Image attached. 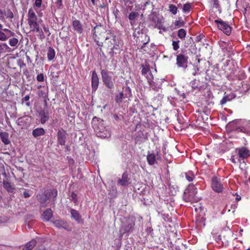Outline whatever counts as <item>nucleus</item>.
I'll list each match as a JSON object with an SVG mask.
<instances>
[{"instance_id": "nucleus-3", "label": "nucleus", "mask_w": 250, "mask_h": 250, "mask_svg": "<svg viewBox=\"0 0 250 250\" xmlns=\"http://www.w3.org/2000/svg\"><path fill=\"white\" fill-rule=\"evenodd\" d=\"M197 189L193 185H189L185 190L183 198L186 202L191 203L197 202L200 199L196 196Z\"/></svg>"}, {"instance_id": "nucleus-24", "label": "nucleus", "mask_w": 250, "mask_h": 250, "mask_svg": "<svg viewBox=\"0 0 250 250\" xmlns=\"http://www.w3.org/2000/svg\"><path fill=\"white\" fill-rule=\"evenodd\" d=\"M45 134V130L42 128H37L32 131V135L34 137H38Z\"/></svg>"}, {"instance_id": "nucleus-64", "label": "nucleus", "mask_w": 250, "mask_h": 250, "mask_svg": "<svg viewBox=\"0 0 250 250\" xmlns=\"http://www.w3.org/2000/svg\"><path fill=\"white\" fill-rule=\"evenodd\" d=\"M91 0V2H92V3L93 4H94V3H95V0Z\"/></svg>"}, {"instance_id": "nucleus-32", "label": "nucleus", "mask_w": 250, "mask_h": 250, "mask_svg": "<svg viewBox=\"0 0 250 250\" xmlns=\"http://www.w3.org/2000/svg\"><path fill=\"white\" fill-rule=\"evenodd\" d=\"M186 177L187 180L189 182H191L194 178V174L193 172L189 171L186 173Z\"/></svg>"}, {"instance_id": "nucleus-41", "label": "nucleus", "mask_w": 250, "mask_h": 250, "mask_svg": "<svg viewBox=\"0 0 250 250\" xmlns=\"http://www.w3.org/2000/svg\"><path fill=\"white\" fill-rule=\"evenodd\" d=\"M124 90L126 92L125 94L126 97H130L131 96V90L129 86L124 87Z\"/></svg>"}, {"instance_id": "nucleus-45", "label": "nucleus", "mask_w": 250, "mask_h": 250, "mask_svg": "<svg viewBox=\"0 0 250 250\" xmlns=\"http://www.w3.org/2000/svg\"><path fill=\"white\" fill-rule=\"evenodd\" d=\"M2 30L6 33L5 34L7 36H9V37H11V36H13L14 35V33L12 32L11 30H10L8 29L5 28V29H3Z\"/></svg>"}, {"instance_id": "nucleus-9", "label": "nucleus", "mask_w": 250, "mask_h": 250, "mask_svg": "<svg viewBox=\"0 0 250 250\" xmlns=\"http://www.w3.org/2000/svg\"><path fill=\"white\" fill-rule=\"evenodd\" d=\"M102 80L104 84L109 88L111 89L113 87L114 84L112 80V77L109 75L108 73L103 70L101 72Z\"/></svg>"}, {"instance_id": "nucleus-34", "label": "nucleus", "mask_w": 250, "mask_h": 250, "mask_svg": "<svg viewBox=\"0 0 250 250\" xmlns=\"http://www.w3.org/2000/svg\"><path fill=\"white\" fill-rule=\"evenodd\" d=\"M141 37L144 39V40L141 41L144 44H147L149 42V37L146 34L141 33Z\"/></svg>"}, {"instance_id": "nucleus-49", "label": "nucleus", "mask_w": 250, "mask_h": 250, "mask_svg": "<svg viewBox=\"0 0 250 250\" xmlns=\"http://www.w3.org/2000/svg\"><path fill=\"white\" fill-rule=\"evenodd\" d=\"M37 80L38 82H43L44 81V77L42 74H40L37 75Z\"/></svg>"}, {"instance_id": "nucleus-42", "label": "nucleus", "mask_w": 250, "mask_h": 250, "mask_svg": "<svg viewBox=\"0 0 250 250\" xmlns=\"http://www.w3.org/2000/svg\"><path fill=\"white\" fill-rule=\"evenodd\" d=\"M9 38V36H7L3 32L0 31V41H5Z\"/></svg>"}, {"instance_id": "nucleus-4", "label": "nucleus", "mask_w": 250, "mask_h": 250, "mask_svg": "<svg viewBox=\"0 0 250 250\" xmlns=\"http://www.w3.org/2000/svg\"><path fill=\"white\" fill-rule=\"evenodd\" d=\"M218 28L222 31L227 35H229L231 33L232 28L228 23L224 21L221 19L216 20L214 21Z\"/></svg>"}, {"instance_id": "nucleus-46", "label": "nucleus", "mask_w": 250, "mask_h": 250, "mask_svg": "<svg viewBox=\"0 0 250 250\" xmlns=\"http://www.w3.org/2000/svg\"><path fill=\"white\" fill-rule=\"evenodd\" d=\"M151 71L149 70V68L147 67H143L142 70V73L143 75L145 76L146 74L148 73Z\"/></svg>"}, {"instance_id": "nucleus-20", "label": "nucleus", "mask_w": 250, "mask_h": 250, "mask_svg": "<svg viewBox=\"0 0 250 250\" xmlns=\"http://www.w3.org/2000/svg\"><path fill=\"white\" fill-rule=\"evenodd\" d=\"M3 187L8 192L12 193L15 189L13 185L8 181L4 180L3 181Z\"/></svg>"}, {"instance_id": "nucleus-30", "label": "nucleus", "mask_w": 250, "mask_h": 250, "mask_svg": "<svg viewBox=\"0 0 250 250\" xmlns=\"http://www.w3.org/2000/svg\"><path fill=\"white\" fill-rule=\"evenodd\" d=\"M244 15L245 17H249L250 15V4H245L243 5Z\"/></svg>"}, {"instance_id": "nucleus-53", "label": "nucleus", "mask_w": 250, "mask_h": 250, "mask_svg": "<svg viewBox=\"0 0 250 250\" xmlns=\"http://www.w3.org/2000/svg\"><path fill=\"white\" fill-rule=\"evenodd\" d=\"M30 99L29 95H26L23 99V101L25 102H28Z\"/></svg>"}, {"instance_id": "nucleus-56", "label": "nucleus", "mask_w": 250, "mask_h": 250, "mask_svg": "<svg viewBox=\"0 0 250 250\" xmlns=\"http://www.w3.org/2000/svg\"><path fill=\"white\" fill-rule=\"evenodd\" d=\"M7 17L10 19H12L14 17L13 13L11 12L8 13Z\"/></svg>"}, {"instance_id": "nucleus-40", "label": "nucleus", "mask_w": 250, "mask_h": 250, "mask_svg": "<svg viewBox=\"0 0 250 250\" xmlns=\"http://www.w3.org/2000/svg\"><path fill=\"white\" fill-rule=\"evenodd\" d=\"M191 9V5L189 3H186L183 7V12L185 13L189 12Z\"/></svg>"}, {"instance_id": "nucleus-15", "label": "nucleus", "mask_w": 250, "mask_h": 250, "mask_svg": "<svg viewBox=\"0 0 250 250\" xmlns=\"http://www.w3.org/2000/svg\"><path fill=\"white\" fill-rule=\"evenodd\" d=\"M209 2L212 9L214 10V12H217L219 14L221 13V9L218 0H210Z\"/></svg>"}, {"instance_id": "nucleus-48", "label": "nucleus", "mask_w": 250, "mask_h": 250, "mask_svg": "<svg viewBox=\"0 0 250 250\" xmlns=\"http://www.w3.org/2000/svg\"><path fill=\"white\" fill-rule=\"evenodd\" d=\"M5 48L6 49H10L9 47L7 45V44L5 43H2L0 45V52L3 51V48Z\"/></svg>"}, {"instance_id": "nucleus-52", "label": "nucleus", "mask_w": 250, "mask_h": 250, "mask_svg": "<svg viewBox=\"0 0 250 250\" xmlns=\"http://www.w3.org/2000/svg\"><path fill=\"white\" fill-rule=\"evenodd\" d=\"M134 30H134V33L133 34V36L134 37H136L137 36V33L138 34H140V30L139 28V29L135 28Z\"/></svg>"}, {"instance_id": "nucleus-37", "label": "nucleus", "mask_w": 250, "mask_h": 250, "mask_svg": "<svg viewBox=\"0 0 250 250\" xmlns=\"http://www.w3.org/2000/svg\"><path fill=\"white\" fill-rule=\"evenodd\" d=\"M186 31L184 29H181L178 32V36L180 39H183L186 35Z\"/></svg>"}, {"instance_id": "nucleus-38", "label": "nucleus", "mask_w": 250, "mask_h": 250, "mask_svg": "<svg viewBox=\"0 0 250 250\" xmlns=\"http://www.w3.org/2000/svg\"><path fill=\"white\" fill-rule=\"evenodd\" d=\"M34 1L33 6L34 8L39 9L41 7L42 0H33Z\"/></svg>"}, {"instance_id": "nucleus-39", "label": "nucleus", "mask_w": 250, "mask_h": 250, "mask_svg": "<svg viewBox=\"0 0 250 250\" xmlns=\"http://www.w3.org/2000/svg\"><path fill=\"white\" fill-rule=\"evenodd\" d=\"M169 10L173 14L175 15L177 12V8L173 4H170L169 5Z\"/></svg>"}, {"instance_id": "nucleus-8", "label": "nucleus", "mask_w": 250, "mask_h": 250, "mask_svg": "<svg viewBox=\"0 0 250 250\" xmlns=\"http://www.w3.org/2000/svg\"><path fill=\"white\" fill-rule=\"evenodd\" d=\"M51 193L54 197H56L57 195V191L56 190L53 189V190H46L43 193L37 195L38 200L41 203H45L49 199Z\"/></svg>"}, {"instance_id": "nucleus-1", "label": "nucleus", "mask_w": 250, "mask_h": 250, "mask_svg": "<svg viewBox=\"0 0 250 250\" xmlns=\"http://www.w3.org/2000/svg\"><path fill=\"white\" fill-rule=\"evenodd\" d=\"M27 21L31 31L38 33L40 36L43 34L42 30L40 26V22L42 21L38 20L37 15L31 8L28 11Z\"/></svg>"}, {"instance_id": "nucleus-5", "label": "nucleus", "mask_w": 250, "mask_h": 250, "mask_svg": "<svg viewBox=\"0 0 250 250\" xmlns=\"http://www.w3.org/2000/svg\"><path fill=\"white\" fill-rule=\"evenodd\" d=\"M135 225V220L133 219H128L125 224L122 225L120 229L122 235L126 232H132Z\"/></svg>"}, {"instance_id": "nucleus-16", "label": "nucleus", "mask_w": 250, "mask_h": 250, "mask_svg": "<svg viewBox=\"0 0 250 250\" xmlns=\"http://www.w3.org/2000/svg\"><path fill=\"white\" fill-rule=\"evenodd\" d=\"M236 95L233 93H231L229 94H226L225 93V96L223 97V98L220 101V104L221 105H224L227 102L230 101L232 99H234Z\"/></svg>"}, {"instance_id": "nucleus-62", "label": "nucleus", "mask_w": 250, "mask_h": 250, "mask_svg": "<svg viewBox=\"0 0 250 250\" xmlns=\"http://www.w3.org/2000/svg\"><path fill=\"white\" fill-rule=\"evenodd\" d=\"M2 25L0 23V30L2 29Z\"/></svg>"}, {"instance_id": "nucleus-22", "label": "nucleus", "mask_w": 250, "mask_h": 250, "mask_svg": "<svg viewBox=\"0 0 250 250\" xmlns=\"http://www.w3.org/2000/svg\"><path fill=\"white\" fill-rule=\"evenodd\" d=\"M139 13L135 12H131L128 15V19L130 20V23L133 28L135 25L134 20L139 16Z\"/></svg>"}, {"instance_id": "nucleus-35", "label": "nucleus", "mask_w": 250, "mask_h": 250, "mask_svg": "<svg viewBox=\"0 0 250 250\" xmlns=\"http://www.w3.org/2000/svg\"><path fill=\"white\" fill-rule=\"evenodd\" d=\"M18 40L17 38H13L10 39L9 41V44L11 46H16L18 43Z\"/></svg>"}, {"instance_id": "nucleus-14", "label": "nucleus", "mask_w": 250, "mask_h": 250, "mask_svg": "<svg viewBox=\"0 0 250 250\" xmlns=\"http://www.w3.org/2000/svg\"><path fill=\"white\" fill-rule=\"evenodd\" d=\"M72 26L73 29L79 34H82L83 32V27L81 21L75 20L72 22Z\"/></svg>"}, {"instance_id": "nucleus-11", "label": "nucleus", "mask_w": 250, "mask_h": 250, "mask_svg": "<svg viewBox=\"0 0 250 250\" xmlns=\"http://www.w3.org/2000/svg\"><path fill=\"white\" fill-rule=\"evenodd\" d=\"M237 154L243 163L245 164V159L250 155V151L246 147H242L237 150Z\"/></svg>"}, {"instance_id": "nucleus-23", "label": "nucleus", "mask_w": 250, "mask_h": 250, "mask_svg": "<svg viewBox=\"0 0 250 250\" xmlns=\"http://www.w3.org/2000/svg\"><path fill=\"white\" fill-rule=\"evenodd\" d=\"M0 137L2 142L5 145H8L9 144H10V141L9 139V134L8 133L6 132L0 131Z\"/></svg>"}, {"instance_id": "nucleus-27", "label": "nucleus", "mask_w": 250, "mask_h": 250, "mask_svg": "<svg viewBox=\"0 0 250 250\" xmlns=\"http://www.w3.org/2000/svg\"><path fill=\"white\" fill-rule=\"evenodd\" d=\"M241 132L250 134V121L247 122L244 126L238 128Z\"/></svg>"}, {"instance_id": "nucleus-44", "label": "nucleus", "mask_w": 250, "mask_h": 250, "mask_svg": "<svg viewBox=\"0 0 250 250\" xmlns=\"http://www.w3.org/2000/svg\"><path fill=\"white\" fill-rule=\"evenodd\" d=\"M199 67L198 65H193V72H192V75L193 76H196V75H198L200 74L199 73Z\"/></svg>"}, {"instance_id": "nucleus-51", "label": "nucleus", "mask_w": 250, "mask_h": 250, "mask_svg": "<svg viewBox=\"0 0 250 250\" xmlns=\"http://www.w3.org/2000/svg\"><path fill=\"white\" fill-rule=\"evenodd\" d=\"M4 13L0 9V20H3L4 19Z\"/></svg>"}, {"instance_id": "nucleus-36", "label": "nucleus", "mask_w": 250, "mask_h": 250, "mask_svg": "<svg viewBox=\"0 0 250 250\" xmlns=\"http://www.w3.org/2000/svg\"><path fill=\"white\" fill-rule=\"evenodd\" d=\"M146 78L147 79V82H148V83L149 84V83H151L153 82V76L151 73V72H149L148 73H147V74H146L145 76Z\"/></svg>"}, {"instance_id": "nucleus-21", "label": "nucleus", "mask_w": 250, "mask_h": 250, "mask_svg": "<svg viewBox=\"0 0 250 250\" xmlns=\"http://www.w3.org/2000/svg\"><path fill=\"white\" fill-rule=\"evenodd\" d=\"M52 216V211L51 209H47L42 215V219L44 221H48Z\"/></svg>"}, {"instance_id": "nucleus-57", "label": "nucleus", "mask_w": 250, "mask_h": 250, "mask_svg": "<svg viewBox=\"0 0 250 250\" xmlns=\"http://www.w3.org/2000/svg\"><path fill=\"white\" fill-rule=\"evenodd\" d=\"M235 200L237 202L240 201L241 200V197L239 196L238 195H237Z\"/></svg>"}, {"instance_id": "nucleus-43", "label": "nucleus", "mask_w": 250, "mask_h": 250, "mask_svg": "<svg viewBox=\"0 0 250 250\" xmlns=\"http://www.w3.org/2000/svg\"><path fill=\"white\" fill-rule=\"evenodd\" d=\"M150 88H151L154 91H158L159 90V89L160 88V87L157 84H156L155 83L153 82L149 84Z\"/></svg>"}, {"instance_id": "nucleus-13", "label": "nucleus", "mask_w": 250, "mask_h": 250, "mask_svg": "<svg viewBox=\"0 0 250 250\" xmlns=\"http://www.w3.org/2000/svg\"><path fill=\"white\" fill-rule=\"evenodd\" d=\"M99 85V78L95 71H92L91 79V86L92 91H95Z\"/></svg>"}, {"instance_id": "nucleus-55", "label": "nucleus", "mask_w": 250, "mask_h": 250, "mask_svg": "<svg viewBox=\"0 0 250 250\" xmlns=\"http://www.w3.org/2000/svg\"><path fill=\"white\" fill-rule=\"evenodd\" d=\"M30 196V195L27 192L24 191L23 192V196L24 198H28Z\"/></svg>"}, {"instance_id": "nucleus-58", "label": "nucleus", "mask_w": 250, "mask_h": 250, "mask_svg": "<svg viewBox=\"0 0 250 250\" xmlns=\"http://www.w3.org/2000/svg\"><path fill=\"white\" fill-rule=\"evenodd\" d=\"M43 29H44L45 32H48L49 31L48 28L45 27V26H43Z\"/></svg>"}, {"instance_id": "nucleus-2", "label": "nucleus", "mask_w": 250, "mask_h": 250, "mask_svg": "<svg viewBox=\"0 0 250 250\" xmlns=\"http://www.w3.org/2000/svg\"><path fill=\"white\" fill-rule=\"evenodd\" d=\"M92 126L98 137L105 138L110 136V133L104 126V121L96 117L92 121Z\"/></svg>"}, {"instance_id": "nucleus-33", "label": "nucleus", "mask_w": 250, "mask_h": 250, "mask_svg": "<svg viewBox=\"0 0 250 250\" xmlns=\"http://www.w3.org/2000/svg\"><path fill=\"white\" fill-rule=\"evenodd\" d=\"M124 98V93L123 92H120L118 94L116 95L115 97L116 102L119 104L121 103Z\"/></svg>"}, {"instance_id": "nucleus-47", "label": "nucleus", "mask_w": 250, "mask_h": 250, "mask_svg": "<svg viewBox=\"0 0 250 250\" xmlns=\"http://www.w3.org/2000/svg\"><path fill=\"white\" fill-rule=\"evenodd\" d=\"M178 42L179 41H173L172 42L173 48L175 51L177 50L179 48Z\"/></svg>"}, {"instance_id": "nucleus-61", "label": "nucleus", "mask_w": 250, "mask_h": 250, "mask_svg": "<svg viewBox=\"0 0 250 250\" xmlns=\"http://www.w3.org/2000/svg\"><path fill=\"white\" fill-rule=\"evenodd\" d=\"M26 105L27 106H29L30 105V103H29V102H27L26 103Z\"/></svg>"}, {"instance_id": "nucleus-63", "label": "nucleus", "mask_w": 250, "mask_h": 250, "mask_svg": "<svg viewBox=\"0 0 250 250\" xmlns=\"http://www.w3.org/2000/svg\"><path fill=\"white\" fill-rule=\"evenodd\" d=\"M118 116H117V115H114V118H115V119H118Z\"/></svg>"}, {"instance_id": "nucleus-26", "label": "nucleus", "mask_w": 250, "mask_h": 250, "mask_svg": "<svg viewBox=\"0 0 250 250\" xmlns=\"http://www.w3.org/2000/svg\"><path fill=\"white\" fill-rule=\"evenodd\" d=\"M40 115L41 117V123L42 124H44L47 121H48L49 119V115L48 112L42 111L40 112Z\"/></svg>"}, {"instance_id": "nucleus-28", "label": "nucleus", "mask_w": 250, "mask_h": 250, "mask_svg": "<svg viewBox=\"0 0 250 250\" xmlns=\"http://www.w3.org/2000/svg\"><path fill=\"white\" fill-rule=\"evenodd\" d=\"M55 50L52 47H49L47 53L48 60L49 61L52 60L55 57Z\"/></svg>"}, {"instance_id": "nucleus-59", "label": "nucleus", "mask_w": 250, "mask_h": 250, "mask_svg": "<svg viewBox=\"0 0 250 250\" xmlns=\"http://www.w3.org/2000/svg\"><path fill=\"white\" fill-rule=\"evenodd\" d=\"M237 208V206L236 205H233L231 206V208L235 209Z\"/></svg>"}, {"instance_id": "nucleus-10", "label": "nucleus", "mask_w": 250, "mask_h": 250, "mask_svg": "<svg viewBox=\"0 0 250 250\" xmlns=\"http://www.w3.org/2000/svg\"><path fill=\"white\" fill-rule=\"evenodd\" d=\"M188 62V57L183 54H179L177 56L176 64L179 67L186 68Z\"/></svg>"}, {"instance_id": "nucleus-6", "label": "nucleus", "mask_w": 250, "mask_h": 250, "mask_svg": "<svg viewBox=\"0 0 250 250\" xmlns=\"http://www.w3.org/2000/svg\"><path fill=\"white\" fill-rule=\"evenodd\" d=\"M150 20L152 22L154 26L159 29H162L163 31L167 30L165 27L163 25L164 19L162 17H159L156 15L152 14L150 17Z\"/></svg>"}, {"instance_id": "nucleus-12", "label": "nucleus", "mask_w": 250, "mask_h": 250, "mask_svg": "<svg viewBox=\"0 0 250 250\" xmlns=\"http://www.w3.org/2000/svg\"><path fill=\"white\" fill-rule=\"evenodd\" d=\"M67 133L63 130H59L57 133L58 144L61 146L65 145Z\"/></svg>"}, {"instance_id": "nucleus-25", "label": "nucleus", "mask_w": 250, "mask_h": 250, "mask_svg": "<svg viewBox=\"0 0 250 250\" xmlns=\"http://www.w3.org/2000/svg\"><path fill=\"white\" fill-rule=\"evenodd\" d=\"M36 244V240L33 239L24 246L22 250H31L34 248Z\"/></svg>"}, {"instance_id": "nucleus-54", "label": "nucleus", "mask_w": 250, "mask_h": 250, "mask_svg": "<svg viewBox=\"0 0 250 250\" xmlns=\"http://www.w3.org/2000/svg\"><path fill=\"white\" fill-rule=\"evenodd\" d=\"M202 35H199V36H197L196 37V41L197 42H200L201 39H202Z\"/></svg>"}, {"instance_id": "nucleus-60", "label": "nucleus", "mask_w": 250, "mask_h": 250, "mask_svg": "<svg viewBox=\"0 0 250 250\" xmlns=\"http://www.w3.org/2000/svg\"><path fill=\"white\" fill-rule=\"evenodd\" d=\"M76 196V194H74V193H72V197L73 199H74V198H75V197Z\"/></svg>"}, {"instance_id": "nucleus-31", "label": "nucleus", "mask_w": 250, "mask_h": 250, "mask_svg": "<svg viewBox=\"0 0 250 250\" xmlns=\"http://www.w3.org/2000/svg\"><path fill=\"white\" fill-rule=\"evenodd\" d=\"M231 162L233 163H239L240 164V167L244 163H243V162L241 160V159L239 157L238 154L237 155H233L231 156L230 159Z\"/></svg>"}, {"instance_id": "nucleus-17", "label": "nucleus", "mask_w": 250, "mask_h": 250, "mask_svg": "<svg viewBox=\"0 0 250 250\" xmlns=\"http://www.w3.org/2000/svg\"><path fill=\"white\" fill-rule=\"evenodd\" d=\"M71 218L76 220L78 223L82 222V217L78 211L71 209L70 210Z\"/></svg>"}, {"instance_id": "nucleus-7", "label": "nucleus", "mask_w": 250, "mask_h": 250, "mask_svg": "<svg viewBox=\"0 0 250 250\" xmlns=\"http://www.w3.org/2000/svg\"><path fill=\"white\" fill-rule=\"evenodd\" d=\"M211 187L212 190L217 193H221L224 189L221 180L216 177L212 178Z\"/></svg>"}, {"instance_id": "nucleus-29", "label": "nucleus", "mask_w": 250, "mask_h": 250, "mask_svg": "<svg viewBox=\"0 0 250 250\" xmlns=\"http://www.w3.org/2000/svg\"><path fill=\"white\" fill-rule=\"evenodd\" d=\"M147 161L150 165H153L156 162V159L154 154H148L147 156Z\"/></svg>"}, {"instance_id": "nucleus-18", "label": "nucleus", "mask_w": 250, "mask_h": 250, "mask_svg": "<svg viewBox=\"0 0 250 250\" xmlns=\"http://www.w3.org/2000/svg\"><path fill=\"white\" fill-rule=\"evenodd\" d=\"M53 224L56 227L59 229L63 228L65 229L68 230L67 223L62 220H57L54 221L53 222Z\"/></svg>"}, {"instance_id": "nucleus-50", "label": "nucleus", "mask_w": 250, "mask_h": 250, "mask_svg": "<svg viewBox=\"0 0 250 250\" xmlns=\"http://www.w3.org/2000/svg\"><path fill=\"white\" fill-rule=\"evenodd\" d=\"M56 4L59 9H62V0H57L56 2Z\"/></svg>"}, {"instance_id": "nucleus-19", "label": "nucleus", "mask_w": 250, "mask_h": 250, "mask_svg": "<svg viewBox=\"0 0 250 250\" xmlns=\"http://www.w3.org/2000/svg\"><path fill=\"white\" fill-rule=\"evenodd\" d=\"M118 184L122 186H125L128 184V175L126 172H124L122 175V178L118 180Z\"/></svg>"}]
</instances>
